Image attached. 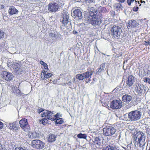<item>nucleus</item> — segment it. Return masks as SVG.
<instances>
[{"mask_svg":"<svg viewBox=\"0 0 150 150\" xmlns=\"http://www.w3.org/2000/svg\"><path fill=\"white\" fill-rule=\"evenodd\" d=\"M146 135L142 132H138L135 134L134 137V145L138 149V150H143L146 144Z\"/></svg>","mask_w":150,"mask_h":150,"instance_id":"obj_1","label":"nucleus"},{"mask_svg":"<svg viewBox=\"0 0 150 150\" xmlns=\"http://www.w3.org/2000/svg\"><path fill=\"white\" fill-rule=\"evenodd\" d=\"M84 18V20L86 23H90L94 26L99 25L103 21L102 17L100 16L99 17L98 16L93 17H86Z\"/></svg>","mask_w":150,"mask_h":150,"instance_id":"obj_2","label":"nucleus"},{"mask_svg":"<svg viewBox=\"0 0 150 150\" xmlns=\"http://www.w3.org/2000/svg\"><path fill=\"white\" fill-rule=\"evenodd\" d=\"M141 112L138 110L131 111L128 113V119L131 121H137L140 119L142 116Z\"/></svg>","mask_w":150,"mask_h":150,"instance_id":"obj_3","label":"nucleus"},{"mask_svg":"<svg viewBox=\"0 0 150 150\" xmlns=\"http://www.w3.org/2000/svg\"><path fill=\"white\" fill-rule=\"evenodd\" d=\"M112 35L115 38L118 39L122 35V31L120 27L114 25L111 28Z\"/></svg>","mask_w":150,"mask_h":150,"instance_id":"obj_4","label":"nucleus"},{"mask_svg":"<svg viewBox=\"0 0 150 150\" xmlns=\"http://www.w3.org/2000/svg\"><path fill=\"white\" fill-rule=\"evenodd\" d=\"M103 134L106 136H110L115 134L116 129L111 126H106L103 129Z\"/></svg>","mask_w":150,"mask_h":150,"instance_id":"obj_5","label":"nucleus"},{"mask_svg":"<svg viewBox=\"0 0 150 150\" xmlns=\"http://www.w3.org/2000/svg\"><path fill=\"white\" fill-rule=\"evenodd\" d=\"M31 144L34 148L40 150L44 148L45 143L40 140L36 139L32 141Z\"/></svg>","mask_w":150,"mask_h":150,"instance_id":"obj_6","label":"nucleus"},{"mask_svg":"<svg viewBox=\"0 0 150 150\" xmlns=\"http://www.w3.org/2000/svg\"><path fill=\"white\" fill-rule=\"evenodd\" d=\"M1 76L4 79L8 81L12 80L14 77L11 73L5 71L1 72Z\"/></svg>","mask_w":150,"mask_h":150,"instance_id":"obj_7","label":"nucleus"},{"mask_svg":"<svg viewBox=\"0 0 150 150\" xmlns=\"http://www.w3.org/2000/svg\"><path fill=\"white\" fill-rule=\"evenodd\" d=\"M20 126L21 128L25 131L28 132L30 130V127L28 123L27 120L23 118L19 121Z\"/></svg>","mask_w":150,"mask_h":150,"instance_id":"obj_8","label":"nucleus"},{"mask_svg":"<svg viewBox=\"0 0 150 150\" xmlns=\"http://www.w3.org/2000/svg\"><path fill=\"white\" fill-rule=\"evenodd\" d=\"M135 86L136 92L139 95H142L145 93L146 88L143 85L137 83Z\"/></svg>","mask_w":150,"mask_h":150,"instance_id":"obj_9","label":"nucleus"},{"mask_svg":"<svg viewBox=\"0 0 150 150\" xmlns=\"http://www.w3.org/2000/svg\"><path fill=\"white\" fill-rule=\"evenodd\" d=\"M122 105V102L119 100H114L110 104V107L113 109H118L120 108Z\"/></svg>","mask_w":150,"mask_h":150,"instance_id":"obj_10","label":"nucleus"},{"mask_svg":"<svg viewBox=\"0 0 150 150\" xmlns=\"http://www.w3.org/2000/svg\"><path fill=\"white\" fill-rule=\"evenodd\" d=\"M59 7V5L58 4L54 2L50 3L48 5V10L52 12L57 11Z\"/></svg>","mask_w":150,"mask_h":150,"instance_id":"obj_11","label":"nucleus"},{"mask_svg":"<svg viewBox=\"0 0 150 150\" xmlns=\"http://www.w3.org/2000/svg\"><path fill=\"white\" fill-rule=\"evenodd\" d=\"M103 140V138L101 137H96L94 139L93 142L96 148H100L102 146Z\"/></svg>","mask_w":150,"mask_h":150,"instance_id":"obj_12","label":"nucleus"},{"mask_svg":"<svg viewBox=\"0 0 150 150\" xmlns=\"http://www.w3.org/2000/svg\"><path fill=\"white\" fill-rule=\"evenodd\" d=\"M12 67L15 69L16 73L21 74L22 72V69L20 68L21 64L19 63L16 62H13L12 64Z\"/></svg>","mask_w":150,"mask_h":150,"instance_id":"obj_13","label":"nucleus"},{"mask_svg":"<svg viewBox=\"0 0 150 150\" xmlns=\"http://www.w3.org/2000/svg\"><path fill=\"white\" fill-rule=\"evenodd\" d=\"M93 73V71L91 69L88 70L86 72L83 73L84 79H88L86 81V83L91 81V77Z\"/></svg>","mask_w":150,"mask_h":150,"instance_id":"obj_14","label":"nucleus"},{"mask_svg":"<svg viewBox=\"0 0 150 150\" xmlns=\"http://www.w3.org/2000/svg\"><path fill=\"white\" fill-rule=\"evenodd\" d=\"M71 15L77 19H81L82 17L81 12L80 9H75L71 13Z\"/></svg>","mask_w":150,"mask_h":150,"instance_id":"obj_15","label":"nucleus"},{"mask_svg":"<svg viewBox=\"0 0 150 150\" xmlns=\"http://www.w3.org/2000/svg\"><path fill=\"white\" fill-rule=\"evenodd\" d=\"M69 14L66 12H64L63 13L62 23L64 26L67 25L70 22L69 21Z\"/></svg>","mask_w":150,"mask_h":150,"instance_id":"obj_16","label":"nucleus"},{"mask_svg":"<svg viewBox=\"0 0 150 150\" xmlns=\"http://www.w3.org/2000/svg\"><path fill=\"white\" fill-rule=\"evenodd\" d=\"M134 82V77L132 75H130L128 77L126 83L128 87H131Z\"/></svg>","mask_w":150,"mask_h":150,"instance_id":"obj_17","label":"nucleus"},{"mask_svg":"<svg viewBox=\"0 0 150 150\" xmlns=\"http://www.w3.org/2000/svg\"><path fill=\"white\" fill-rule=\"evenodd\" d=\"M139 24L136 22V21L134 20H131L129 21L128 22L127 24V26L128 28L129 27H135L138 25Z\"/></svg>","mask_w":150,"mask_h":150,"instance_id":"obj_18","label":"nucleus"},{"mask_svg":"<svg viewBox=\"0 0 150 150\" xmlns=\"http://www.w3.org/2000/svg\"><path fill=\"white\" fill-rule=\"evenodd\" d=\"M47 71L43 70L42 71L41 77L42 79H48L52 76V74L50 73H46Z\"/></svg>","mask_w":150,"mask_h":150,"instance_id":"obj_19","label":"nucleus"},{"mask_svg":"<svg viewBox=\"0 0 150 150\" xmlns=\"http://www.w3.org/2000/svg\"><path fill=\"white\" fill-rule=\"evenodd\" d=\"M132 99L131 96L128 94H125L122 97V101L126 103H129Z\"/></svg>","mask_w":150,"mask_h":150,"instance_id":"obj_20","label":"nucleus"},{"mask_svg":"<svg viewBox=\"0 0 150 150\" xmlns=\"http://www.w3.org/2000/svg\"><path fill=\"white\" fill-rule=\"evenodd\" d=\"M97 11L96 10V9H93V8H91L90 10V11L89 12V16H85V17H90L91 16V17H93L94 16L96 17L97 16L96 15L97 14Z\"/></svg>","mask_w":150,"mask_h":150,"instance_id":"obj_21","label":"nucleus"},{"mask_svg":"<svg viewBox=\"0 0 150 150\" xmlns=\"http://www.w3.org/2000/svg\"><path fill=\"white\" fill-rule=\"evenodd\" d=\"M18 11L14 7H10L8 10V13L10 15L17 13Z\"/></svg>","mask_w":150,"mask_h":150,"instance_id":"obj_22","label":"nucleus"},{"mask_svg":"<svg viewBox=\"0 0 150 150\" xmlns=\"http://www.w3.org/2000/svg\"><path fill=\"white\" fill-rule=\"evenodd\" d=\"M54 113L51 111L47 110V118L48 120H51V121H53L55 120L53 117H52L53 116Z\"/></svg>","mask_w":150,"mask_h":150,"instance_id":"obj_23","label":"nucleus"},{"mask_svg":"<svg viewBox=\"0 0 150 150\" xmlns=\"http://www.w3.org/2000/svg\"><path fill=\"white\" fill-rule=\"evenodd\" d=\"M7 127L11 129L16 130L18 129L15 123H9L7 125Z\"/></svg>","mask_w":150,"mask_h":150,"instance_id":"obj_24","label":"nucleus"},{"mask_svg":"<svg viewBox=\"0 0 150 150\" xmlns=\"http://www.w3.org/2000/svg\"><path fill=\"white\" fill-rule=\"evenodd\" d=\"M56 136L54 134H52L50 135L48 139L49 142H53L55 141Z\"/></svg>","mask_w":150,"mask_h":150,"instance_id":"obj_25","label":"nucleus"},{"mask_svg":"<svg viewBox=\"0 0 150 150\" xmlns=\"http://www.w3.org/2000/svg\"><path fill=\"white\" fill-rule=\"evenodd\" d=\"M109 150H119V147H117L116 145L112 144L109 145Z\"/></svg>","mask_w":150,"mask_h":150,"instance_id":"obj_26","label":"nucleus"},{"mask_svg":"<svg viewBox=\"0 0 150 150\" xmlns=\"http://www.w3.org/2000/svg\"><path fill=\"white\" fill-rule=\"evenodd\" d=\"M113 6L117 10L121 9L122 7V6L120 3H116L114 4Z\"/></svg>","mask_w":150,"mask_h":150,"instance_id":"obj_27","label":"nucleus"},{"mask_svg":"<svg viewBox=\"0 0 150 150\" xmlns=\"http://www.w3.org/2000/svg\"><path fill=\"white\" fill-rule=\"evenodd\" d=\"M135 2L136 3V6H138L137 4H139L140 3L139 1L137 2L135 0H127V3L129 6H131V4L133 2Z\"/></svg>","mask_w":150,"mask_h":150,"instance_id":"obj_28","label":"nucleus"},{"mask_svg":"<svg viewBox=\"0 0 150 150\" xmlns=\"http://www.w3.org/2000/svg\"><path fill=\"white\" fill-rule=\"evenodd\" d=\"M105 68V64L103 63L100 65V67L98 68V69L97 70V72H100L102 70H104Z\"/></svg>","mask_w":150,"mask_h":150,"instance_id":"obj_29","label":"nucleus"},{"mask_svg":"<svg viewBox=\"0 0 150 150\" xmlns=\"http://www.w3.org/2000/svg\"><path fill=\"white\" fill-rule=\"evenodd\" d=\"M76 79H79L80 80H83L84 79L83 74H77L76 76Z\"/></svg>","mask_w":150,"mask_h":150,"instance_id":"obj_30","label":"nucleus"},{"mask_svg":"<svg viewBox=\"0 0 150 150\" xmlns=\"http://www.w3.org/2000/svg\"><path fill=\"white\" fill-rule=\"evenodd\" d=\"M77 137L79 138L86 139L87 135L85 134H82L81 133L77 135Z\"/></svg>","mask_w":150,"mask_h":150,"instance_id":"obj_31","label":"nucleus"},{"mask_svg":"<svg viewBox=\"0 0 150 150\" xmlns=\"http://www.w3.org/2000/svg\"><path fill=\"white\" fill-rule=\"evenodd\" d=\"M64 122V120L63 119L59 118L57 119L55 121V122L58 124H61Z\"/></svg>","mask_w":150,"mask_h":150,"instance_id":"obj_32","label":"nucleus"},{"mask_svg":"<svg viewBox=\"0 0 150 150\" xmlns=\"http://www.w3.org/2000/svg\"><path fill=\"white\" fill-rule=\"evenodd\" d=\"M40 63L44 66L45 69H47L48 70V66L46 63H45L42 61H40Z\"/></svg>","mask_w":150,"mask_h":150,"instance_id":"obj_33","label":"nucleus"},{"mask_svg":"<svg viewBox=\"0 0 150 150\" xmlns=\"http://www.w3.org/2000/svg\"><path fill=\"white\" fill-rule=\"evenodd\" d=\"M62 38V35H61L55 34L54 38L56 39L60 40Z\"/></svg>","mask_w":150,"mask_h":150,"instance_id":"obj_34","label":"nucleus"},{"mask_svg":"<svg viewBox=\"0 0 150 150\" xmlns=\"http://www.w3.org/2000/svg\"><path fill=\"white\" fill-rule=\"evenodd\" d=\"M47 118H45L42 119V120H41L40 121V122H42V124L44 125L47 122Z\"/></svg>","mask_w":150,"mask_h":150,"instance_id":"obj_35","label":"nucleus"},{"mask_svg":"<svg viewBox=\"0 0 150 150\" xmlns=\"http://www.w3.org/2000/svg\"><path fill=\"white\" fill-rule=\"evenodd\" d=\"M144 82L148 83L150 84V79L149 78L145 77L144 78Z\"/></svg>","mask_w":150,"mask_h":150,"instance_id":"obj_36","label":"nucleus"},{"mask_svg":"<svg viewBox=\"0 0 150 150\" xmlns=\"http://www.w3.org/2000/svg\"><path fill=\"white\" fill-rule=\"evenodd\" d=\"M30 137L32 138H35L38 137L37 133L35 132H33L30 135Z\"/></svg>","mask_w":150,"mask_h":150,"instance_id":"obj_37","label":"nucleus"},{"mask_svg":"<svg viewBox=\"0 0 150 150\" xmlns=\"http://www.w3.org/2000/svg\"><path fill=\"white\" fill-rule=\"evenodd\" d=\"M15 93H16V95L17 96H19L21 95L20 93L21 92L20 90L18 89H16L15 91Z\"/></svg>","mask_w":150,"mask_h":150,"instance_id":"obj_38","label":"nucleus"},{"mask_svg":"<svg viewBox=\"0 0 150 150\" xmlns=\"http://www.w3.org/2000/svg\"><path fill=\"white\" fill-rule=\"evenodd\" d=\"M54 117L55 118H54L55 120L56 119H58L59 118V117H61L62 115H60L59 113H57L56 115H54Z\"/></svg>","mask_w":150,"mask_h":150,"instance_id":"obj_39","label":"nucleus"},{"mask_svg":"<svg viewBox=\"0 0 150 150\" xmlns=\"http://www.w3.org/2000/svg\"><path fill=\"white\" fill-rule=\"evenodd\" d=\"M55 34L54 33H50L49 34V38L52 39L53 38H54Z\"/></svg>","mask_w":150,"mask_h":150,"instance_id":"obj_40","label":"nucleus"},{"mask_svg":"<svg viewBox=\"0 0 150 150\" xmlns=\"http://www.w3.org/2000/svg\"><path fill=\"white\" fill-rule=\"evenodd\" d=\"M4 32L3 31L0 30V39L4 37Z\"/></svg>","mask_w":150,"mask_h":150,"instance_id":"obj_41","label":"nucleus"},{"mask_svg":"<svg viewBox=\"0 0 150 150\" xmlns=\"http://www.w3.org/2000/svg\"><path fill=\"white\" fill-rule=\"evenodd\" d=\"M47 110H46L45 111V112H43V114L42 115H41L42 117H45V118H47Z\"/></svg>","mask_w":150,"mask_h":150,"instance_id":"obj_42","label":"nucleus"},{"mask_svg":"<svg viewBox=\"0 0 150 150\" xmlns=\"http://www.w3.org/2000/svg\"><path fill=\"white\" fill-rule=\"evenodd\" d=\"M146 132L147 134L149 135H150V128H147L146 129Z\"/></svg>","mask_w":150,"mask_h":150,"instance_id":"obj_43","label":"nucleus"},{"mask_svg":"<svg viewBox=\"0 0 150 150\" xmlns=\"http://www.w3.org/2000/svg\"><path fill=\"white\" fill-rule=\"evenodd\" d=\"M109 145L103 147L102 150H109Z\"/></svg>","mask_w":150,"mask_h":150,"instance_id":"obj_44","label":"nucleus"},{"mask_svg":"<svg viewBox=\"0 0 150 150\" xmlns=\"http://www.w3.org/2000/svg\"><path fill=\"white\" fill-rule=\"evenodd\" d=\"M15 150H26L24 149L21 147H16L15 148Z\"/></svg>","mask_w":150,"mask_h":150,"instance_id":"obj_45","label":"nucleus"},{"mask_svg":"<svg viewBox=\"0 0 150 150\" xmlns=\"http://www.w3.org/2000/svg\"><path fill=\"white\" fill-rule=\"evenodd\" d=\"M44 111V110L42 108L38 109L37 110V111L38 113H40V112Z\"/></svg>","mask_w":150,"mask_h":150,"instance_id":"obj_46","label":"nucleus"},{"mask_svg":"<svg viewBox=\"0 0 150 150\" xmlns=\"http://www.w3.org/2000/svg\"><path fill=\"white\" fill-rule=\"evenodd\" d=\"M149 40H148V41H145L144 43V44L146 45H150V44H149Z\"/></svg>","mask_w":150,"mask_h":150,"instance_id":"obj_47","label":"nucleus"},{"mask_svg":"<svg viewBox=\"0 0 150 150\" xmlns=\"http://www.w3.org/2000/svg\"><path fill=\"white\" fill-rule=\"evenodd\" d=\"M3 127V124L0 121V129H2Z\"/></svg>","mask_w":150,"mask_h":150,"instance_id":"obj_48","label":"nucleus"},{"mask_svg":"<svg viewBox=\"0 0 150 150\" xmlns=\"http://www.w3.org/2000/svg\"><path fill=\"white\" fill-rule=\"evenodd\" d=\"M102 11L103 12H105L106 11V9L105 8V7H102Z\"/></svg>","mask_w":150,"mask_h":150,"instance_id":"obj_49","label":"nucleus"},{"mask_svg":"<svg viewBox=\"0 0 150 150\" xmlns=\"http://www.w3.org/2000/svg\"><path fill=\"white\" fill-rule=\"evenodd\" d=\"M138 9V8L137 7L136 8L134 7L133 8V11H137Z\"/></svg>","mask_w":150,"mask_h":150,"instance_id":"obj_50","label":"nucleus"},{"mask_svg":"<svg viewBox=\"0 0 150 150\" xmlns=\"http://www.w3.org/2000/svg\"><path fill=\"white\" fill-rule=\"evenodd\" d=\"M71 83V81H69V82L68 83H63L62 84V86H65L66 84H69V83Z\"/></svg>","mask_w":150,"mask_h":150,"instance_id":"obj_51","label":"nucleus"},{"mask_svg":"<svg viewBox=\"0 0 150 150\" xmlns=\"http://www.w3.org/2000/svg\"><path fill=\"white\" fill-rule=\"evenodd\" d=\"M86 1L89 3L93 2L94 1V0H85Z\"/></svg>","mask_w":150,"mask_h":150,"instance_id":"obj_52","label":"nucleus"},{"mask_svg":"<svg viewBox=\"0 0 150 150\" xmlns=\"http://www.w3.org/2000/svg\"><path fill=\"white\" fill-rule=\"evenodd\" d=\"M117 1H118V2H121V3H123L124 2L125 0H116Z\"/></svg>","mask_w":150,"mask_h":150,"instance_id":"obj_53","label":"nucleus"},{"mask_svg":"<svg viewBox=\"0 0 150 150\" xmlns=\"http://www.w3.org/2000/svg\"><path fill=\"white\" fill-rule=\"evenodd\" d=\"M103 105L104 106L106 107L107 108L109 107V106L108 105L107 103H104V104Z\"/></svg>","mask_w":150,"mask_h":150,"instance_id":"obj_54","label":"nucleus"},{"mask_svg":"<svg viewBox=\"0 0 150 150\" xmlns=\"http://www.w3.org/2000/svg\"><path fill=\"white\" fill-rule=\"evenodd\" d=\"M73 33L74 34H76L78 33V32L74 30L73 31Z\"/></svg>","mask_w":150,"mask_h":150,"instance_id":"obj_55","label":"nucleus"},{"mask_svg":"<svg viewBox=\"0 0 150 150\" xmlns=\"http://www.w3.org/2000/svg\"><path fill=\"white\" fill-rule=\"evenodd\" d=\"M127 148L128 149H130V146L129 144L127 145Z\"/></svg>","mask_w":150,"mask_h":150,"instance_id":"obj_56","label":"nucleus"},{"mask_svg":"<svg viewBox=\"0 0 150 150\" xmlns=\"http://www.w3.org/2000/svg\"><path fill=\"white\" fill-rule=\"evenodd\" d=\"M140 2H141V3H145V1H142V0Z\"/></svg>","mask_w":150,"mask_h":150,"instance_id":"obj_57","label":"nucleus"},{"mask_svg":"<svg viewBox=\"0 0 150 150\" xmlns=\"http://www.w3.org/2000/svg\"><path fill=\"white\" fill-rule=\"evenodd\" d=\"M83 149L84 150H86V148L85 147H83Z\"/></svg>","mask_w":150,"mask_h":150,"instance_id":"obj_58","label":"nucleus"},{"mask_svg":"<svg viewBox=\"0 0 150 150\" xmlns=\"http://www.w3.org/2000/svg\"><path fill=\"white\" fill-rule=\"evenodd\" d=\"M118 88H116L115 89V90H116L117 91Z\"/></svg>","mask_w":150,"mask_h":150,"instance_id":"obj_59","label":"nucleus"},{"mask_svg":"<svg viewBox=\"0 0 150 150\" xmlns=\"http://www.w3.org/2000/svg\"><path fill=\"white\" fill-rule=\"evenodd\" d=\"M51 80H50V81H49L50 83H52V82H51Z\"/></svg>","mask_w":150,"mask_h":150,"instance_id":"obj_60","label":"nucleus"},{"mask_svg":"<svg viewBox=\"0 0 150 150\" xmlns=\"http://www.w3.org/2000/svg\"><path fill=\"white\" fill-rule=\"evenodd\" d=\"M124 148L125 149H127V148H126V147H125V148L124 147Z\"/></svg>","mask_w":150,"mask_h":150,"instance_id":"obj_61","label":"nucleus"},{"mask_svg":"<svg viewBox=\"0 0 150 150\" xmlns=\"http://www.w3.org/2000/svg\"><path fill=\"white\" fill-rule=\"evenodd\" d=\"M149 44H150V39L149 40Z\"/></svg>","mask_w":150,"mask_h":150,"instance_id":"obj_62","label":"nucleus"},{"mask_svg":"<svg viewBox=\"0 0 150 150\" xmlns=\"http://www.w3.org/2000/svg\"><path fill=\"white\" fill-rule=\"evenodd\" d=\"M149 150H150V147H149Z\"/></svg>","mask_w":150,"mask_h":150,"instance_id":"obj_63","label":"nucleus"},{"mask_svg":"<svg viewBox=\"0 0 150 150\" xmlns=\"http://www.w3.org/2000/svg\"><path fill=\"white\" fill-rule=\"evenodd\" d=\"M141 5V4H140L139 5V6H140Z\"/></svg>","mask_w":150,"mask_h":150,"instance_id":"obj_64","label":"nucleus"}]
</instances>
